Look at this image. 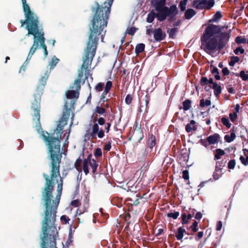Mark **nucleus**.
Returning a JSON list of instances; mask_svg holds the SVG:
<instances>
[{
    "mask_svg": "<svg viewBox=\"0 0 248 248\" xmlns=\"http://www.w3.org/2000/svg\"><path fill=\"white\" fill-rule=\"evenodd\" d=\"M188 0H182L179 3V7L181 12H183L186 9V5Z\"/></svg>",
    "mask_w": 248,
    "mask_h": 248,
    "instance_id": "40",
    "label": "nucleus"
},
{
    "mask_svg": "<svg viewBox=\"0 0 248 248\" xmlns=\"http://www.w3.org/2000/svg\"><path fill=\"white\" fill-rule=\"evenodd\" d=\"M244 153L246 157L241 156L240 159L242 163L246 166L248 165V150L245 149Z\"/></svg>",
    "mask_w": 248,
    "mask_h": 248,
    "instance_id": "30",
    "label": "nucleus"
},
{
    "mask_svg": "<svg viewBox=\"0 0 248 248\" xmlns=\"http://www.w3.org/2000/svg\"><path fill=\"white\" fill-rule=\"evenodd\" d=\"M214 61H211V64L210 65V71L213 74V76L217 79V67L213 65Z\"/></svg>",
    "mask_w": 248,
    "mask_h": 248,
    "instance_id": "39",
    "label": "nucleus"
},
{
    "mask_svg": "<svg viewBox=\"0 0 248 248\" xmlns=\"http://www.w3.org/2000/svg\"><path fill=\"white\" fill-rule=\"evenodd\" d=\"M101 37L102 41H103V35L95 32L89 31V35L87 42L86 46L84 50V53L82 55V64L81 68L78 70V77L75 80L74 84L70 87L71 89H75L80 90L81 89L80 83L82 81L81 78L83 76V71L85 70V78L82 81V84L90 76L93 79L91 72V66L93 59L95 55L97 47L98 42L100 37Z\"/></svg>",
    "mask_w": 248,
    "mask_h": 248,
    "instance_id": "3",
    "label": "nucleus"
},
{
    "mask_svg": "<svg viewBox=\"0 0 248 248\" xmlns=\"http://www.w3.org/2000/svg\"><path fill=\"white\" fill-rule=\"evenodd\" d=\"M82 162V159L79 157L76 161L74 164L75 168L78 171H81V163Z\"/></svg>",
    "mask_w": 248,
    "mask_h": 248,
    "instance_id": "37",
    "label": "nucleus"
},
{
    "mask_svg": "<svg viewBox=\"0 0 248 248\" xmlns=\"http://www.w3.org/2000/svg\"><path fill=\"white\" fill-rule=\"evenodd\" d=\"M59 61L60 60L59 59H58L55 56H54L52 58L51 61L49 63L50 66V69H53L56 66Z\"/></svg>",
    "mask_w": 248,
    "mask_h": 248,
    "instance_id": "33",
    "label": "nucleus"
},
{
    "mask_svg": "<svg viewBox=\"0 0 248 248\" xmlns=\"http://www.w3.org/2000/svg\"><path fill=\"white\" fill-rule=\"evenodd\" d=\"M111 140H109L107 143L104 145L103 147V149L104 150L106 151H110L111 147Z\"/></svg>",
    "mask_w": 248,
    "mask_h": 248,
    "instance_id": "50",
    "label": "nucleus"
},
{
    "mask_svg": "<svg viewBox=\"0 0 248 248\" xmlns=\"http://www.w3.org/2000/svg\"><path fill=\"white\" fill-rule=\"evenodd\" d=\"M114 0H106L101 5L95 1L94 6L91 7L93 13L91 21L89 31L102 34L104 28L107 27Z\"/></svg>",
    "mask_w": 248,
    "mask_h": 248,
    "instance_id": "4",
    "label": "nucleus"
},
{
    "mask_svg": "<svg viewBox=\"0 0 248 248\" xmlns=\"http://www.w3.org/2000/svg\"><path fill=\"white\" fill-rule=\"evenodd\" d=\"M71 108H68L67 102L64 104V111L60 120L58 121L56 128L50 135L47 132L43 131L42 136L47 146L48 157L50 160V176L43 173L46 180L44 187L42 189V193L53 197L55 183L54 179L60 177V168L62 158V151L61 150V140L64 126L67 124L70 117Z\"/></svg>",
    "mask_w": 248,
    "mask_h": 248,
    "instance_id": "1",
    "label": "nucleus"
},
{
    "mask_svg": "<svg viewBox=\"0 0 248 248\" xmlns=\"http://www.w3.org/2000/svg\"><path fill=\"white\" fill-rule=\"evenodd\" d=\"M211 105V101L209 99H206L202 98L201 99L200 102V106L201 108H204L205 107H208Z\"/></svg>",
    "mask_w": 248,
    "mask_h": 248,
    "instance_id": "38",
    "label": "nucleus"
},
{
    "mask_svg": "<svg viewBox=\"0 0 248 248\" xmlns=\"http://www.w3.org/2000/svg\"><path fill=\"white\" fill-rule=\"evenodd\" d=\"M38 35L39 43L44 50L45 58H46L48 55L46 46L45 44V38L44 37V33L42 30H40V31L37 34Z\"/></svg>",
    "mask_w": 248,
    "mask_h": 248,
    "instance_id": "16",
    "label": "nucleus"
},
{
    "mask_svg": "<svg viewBox=\"0 0 248 248\" xmlns=\"http://www.w3.org/2000/svg\"><path fill=\"white\" fill-rule=\"evenodd\" d=\"M191 101L189 99H186L183 102V108L184 110H188L191 108Z\"/></svg>",
    "mask_w": 248,
    "mask_h": 248,
    "instance_id": "36",
    "label": "nucleus"
},
{
    "mask_svg": "<svg viewBox=\"0 0 248 248\" xmlns=\"http://www.w3.org/2000/svg\"><path fill=\"white\" fill-rule=\"evenodd\" d=\"M86 212V208L83 207L81 208H78L76 212V216H79Z\"/></svg>",
    "mask_w": 248,
    "mask_h": 248,
    "instance_id": "53",
    "label": "nucleus"
},
{
    "mask_svg": "<svg viewBox=\"0 0 248 248\" xmlns=\"http://www.w3.org/2000/svg\"><path fill=\"white\" fill-rule=\"evenodd\" d=\"M133 95L130 94L126 95L125 98V102L127 105H130L133 100Z\"/></svg>",
    "mask_w": 248,
    "mask_h": 248,
    "instance_id": "46",
    "label": "nucleus"
},
{
    "mask_svg": "<svg viewBox=\"0 0 248 248\" xmlns=\"http://www.w3.org/2000/svg\"><path fill=\"white\" fill-rule=\"evenodd\" d=\"M34 40L33 45L30 48L29 54L27 57L25 62L29 63L31 58L32 56L35 52L36 50L39 47V38L38 35H33Z\"/></svg>",
    "mask_w": 248,
    "mask_h": 248,
    "instance_id": "14",
    "label": "nucleus"
},
{
    "mask_svg": "<svg viewBox=\"0 0 248 248\" xmlns=\"http://www.w3.org/2000/svg\"><path fill=\"white\" fill-rule=\"evenodd\" d=\"M201 47L211 54L217 48V26L209 23L201 38Z\"/></svg>",
    "mask_w": 248,
    "mask_h": 248,
    "instance_id": "6",
    "label": "nucleus"
},
{
    "mask_svg": "<svg viewBox=\"0 0 248 248\" xmlns=\"http://www.w3.org/2000/svg\"><path fill=\"white\" fill-rule=\"evenodd\" d=\"M182 177L185 180H188L189 179V172L187 170H184L183 171Z\"/></svg>",
    "mask_w": 248,
    "mask_h": 248,
    "instance_id": "60",
    "label": "nucleus"
},
{
    "mask_svg": "<svg viewBox=\"0 0 248 248\" xmlns=\"http://www.w3.org/2000/svg\"><path fill=\"white\" fill-rule=\"evenodd\" d=\"M202 86H205L206 91H209L212 88L214 89V94L217 97V83L214 81L213 78L210 75L209 78L206 77H202L200 80Z\"/></svg>",
    "mask_w": 248,
    "mask_h": 248,
    "instance_id": "12",
    "label": "nucleus"
},
{
    "mask_svg": "<svg viewBox=\"0 0 248 248\" xmlns=\"http://www.w3.org/2000/svg\"><path fill=\"white\" fill-rule=\"evenodd\" d=\"M188 229L191 231L190 233H192V234H193V233L197 232L199 229L198 222L195 220L193 222L192 225L189 227Z\"/></svg>",
    "mask_w": 248,
    "mask_h": 248,
    "instance_id": "31",
    "label": "nucleus"
},
{
    "mask_svg": "<svg viewBox=\"0 0 248 248\" xmlns=\"http://www.w3.org/2000/svg\"><path fill=\"white\" fill-rule=\"evenodd\" d=\"M214 4V0H194L192 6L197 9H209Z\"/></svg>",
    "mask_w": 248,
    "mask_h": 248,
    "instance_id": "13",
    "label": "nucleus"
},
{
    "mask_svg": "<svg viewBox=\"0 0 248 248\" xmlns=\"http://www.w3.org/2000/svg\"><path fill=\"white\" fill-rule=\"evenodd\" d=\"M195 212L196 210L195 209L189 208V211H188V214L186 215V217H188V219H191L194 216Z\"/></svg>",
    "mask_w": 248,
    "mask_h": 248,
    "instance_id": "45",
    "label": "nucleus"
},
{
    "mask_svg": "<svg viewBox=\"0 0 248 248\" xmlns=\"http://www.w3.org/2000/svg\"><path fill=\"white\" fill-rule=\"evenodd\" d=\"M177 31L178 29L177 28L169 29L167 30V33L169 34V37L172 39L174 38Z\"/></svg>",
    "mask_w": 248,
    "mask_h": 248,
    "instance_id": "32",
    "label": "nucleus"
},
{
    "mask_svg": "<svg viewBox=\"0 0 248 248\" xmlns=\"http://www.w3.org/2000/svg\"><path fill=\"white\" fill-rule=\"evenodd\" d=\"M43 94V89L37 87L36 92L34 93L33 99L31 101V115L33 121L36 120V124H40V102L41 96Z\"/></svg>",
    "mask_w": 248,
    "mask_h": 248,
    "instance_id": "7",
    "label": "nucleus"
},
{
    "mask_svg": "<svg viewBox=\"0 0 248 248\" xmlns=\"http://www.w3.org/2000/svg\"><path fill=\"white\" fill-rule=\"evenodd\" d=\"M151 5L155 8L156 11L159 12L166 5V0H151Z\"/></svg>",
    "mask_w": 248,
    "mask_h": 248,
    "instance_id": "18",
    "label": "nucleus"
},
{
    "mask_svg": "<svg viewBox=\"0 0 248 248\" xmlns=\"http://www.w3.org/2000/svg\"><path fill=\"white\" fill-rule=\"evenodd\" d=\"M203 236V232L202 231L199 232L196 235L195 239L197 241L200 240Z\"/></svg>",
    "mask_w": 248,
    "mask_h": 248,
    "instance_id": "59",
    "label": "nucleus"
},
{
    "mask_svg": "<svg viewBox=\"0 0 248 248\" xmlns=\"http://www.w3.org/2000/svg\"><path fill=\"white\" fill-rule=\"evenodd\" d=\"M21 1L26 20H20L21 26L23 27L26 25V28L28 30L27 36L37 35L40 31L39 27L38 17L31 11L29 5L27 3L26 0H21Z\"/></svg>",
    "mask_w": 248,
    "mask_h": 248,
    "instance_id": "5",
    "label": "nucleus"
},
{
    "mask_svg": "<svg viewBox=\"0 0 248 248\" xmlns=\"http://www.w3.org/2000/svg\"><path fill=\"white\" fill-rule=\"evenodd\" d=\"M133 137L136 140H137L138 142H140L143 139L144 137L143 130L140 126L139 127L138 125H136L134 129Z\"/></svg>",
    "mask_w": 248,
    "mask_h": 248,
    "instance_id": "19",
    "label": "nucleus"
},
{
    "mask_svg": "<svg viewBox=\"0 0 248 248\" xmlns=\"http://www.w3.org/2000/svg\"><path fill=\"white\" fill-rule=\"evenodd\" d=\"M47 78H48V76H46V77H43L40 79V82L41 83L42 85L43 86H45V85H46V80H47Z\"/></svg>",
    "mask_w": 248,
    "mask_h": 248,
    "instance_id": "62",
    "label": "nucleus"
},
{
    "mask_svg": "<svg viewBox=\"0 0 248 248\" xmlns=\"http://www.w3.org/2000/svg\"><path fill=\"white\" fill-rule=\"evenodd\" d=\"M89 166L92 169L93 174H95L98 167V162L94 159L92 158V155L89 154L87 157L85 158L83 161V170L86 175L89 173Z\"/></svg>",
    "mask_w": 248,
    "mask_h": 248,
    "instance_id": "9",
    "label": "nucleus"
},
{
    "mask_svg": "<svg viewBox=\"0 0 248 248\" xmlns=\"http://www.w3.org/2000/svg\"><path fill=\"white\" fill-rule=\"evenodd\" d=\"M235 41L237 44L246 43L247 39L241 36H238L235 39Z\"/></svg>",
    "mask_w": 248,
    "mask_h": 248,
    "instance_id": "48",
    "label": "nucleus"
},
{
    "mask_svg": "<svg viewBox=\"0 0 248 248\" xmlns=\"http://www.w3.org/2000/svg\"><path fill=\"white\" fill-rule=\"evenodd\" d=\"M147 144L150 149H152L156 145V138L153 133L148 134Z\"/></svg>",
    "mask_w": 248,
    "mask_h": 248,
    "instance_id": "20",
    "label": "nucleus"
},
{
    "mask_svg": "<svg viewBox=\"0 0 248 248\" xmlns=\"http://www.w3.org/2000/svg\"><path fill=\"white\" fill-rule=\"evenodd\" d=\"M106 109L101 107L99 106H96L95 109V112L99 114H103L105 113H106Z\"/></svg>",
    "mask_w": 248,
    "mask_h": 248,
    "instance_id": "43",
    "label": "nucleus"
},
{
    "mask_svg": "<svg viewBox=\"0 0 248 248\" xmlns=\"http://www.w3.org/2000/svg\"><path fill=\"white\" fill-rule=\"evenodd\" d=\"M182 221L181 223L183 225H186L188 223V220L190 219H188V217H186V214L185 213H183L181 215Z\"/></svg>",
    "mask_w": 248,
    "mask_h": 248,
    "instance_id": "42",
    "label": "nucleus"
},
{
    "mask_svg": "<svg viewBox=\"0 0 248 248\" xmlns=\"http://www.w3.org/2000/svg\"><path fill=\"white\" fill-rule=\"evenodd\" d=\"M217 142V134H214L213 135L209 136L206 139H201L200 143L206 147L210 148L214 153V159H217V148L211 145Z\"/></svg>",
    "mask_w": 248,
    "mask_h": 248,
    "instance_id": "10",
    "label": "nucleus"
},
{
    "mask_svg": "<svg viewBox=\"0 0 248 248\" xmlns=\"http://www.w3.org/2000/svg\"><path fill=\"white\" fill-rule=\"evenodd\" d=\"M143 198V196H140V194H137L133 198H128L127 201H133V202H131V204L137 206L140 203V199H141Z\"/></svg>",
    "mask_w": 248,
    "mask_h": 248,
    "instance_id": "24",
    "label": "nucleus"
},
{
    "mask_svg": "<svg viewBox=\"0 0 248 248\" xmlns=\"http://www.w3.org/2000/svg\"><path fill=\"white\" fill-rule=\"evenodd\" d=\"M186 233L187 235L192 234V233L186 232V230L183 227H180L178 228L177 232L175 233V237L178 240L182 239L184 236V234Z\"/></svg>",
    "mask_w": 248,
    "mask_h": 248,
    "instance_id": "21",
    "label": "nucleus"
},
{
    "mask_svg": "<svg viewBox=\"0 0 248 248\" xmlns=\"http://www.w3.org/2000/svg\"><path fill=\"white\" fill-rule=\"evenodd\" d=\"M63 187V178L60 177L57 186V193L55 200L53 197L42 193L44 202V217L42 222L41 248H57L56 237L58 234L55 225L56 213L60 203Z\"/></svg>",
    "mask_w": 248,
    "mask_h": 248,
    "instance_id": "2",
    "label": "nucleus"
},
{
    "mask_svg": "<svg viewBox=\"0 0 248 248\" xmlns=\"http://www.w3.org/2000/svg\"><path fill=\"white\" fill-rule=\"evenodd\" d=\"M102 155V152L100 148H97L95 149L94 153V155L96 158L101 157Z\"/></svg>",
    "mask_w": 248,
    "mask_h": 248,
    "instance_id": "49",
    "label": "nucleus"
},
{
    "mask_svg": "<svg viewBox=\"0 0 248 248\" xmlns=\"http://www.w3.org/2000/svg\"><path fill=\"white\" fill-rule=\"evenodd\" d=\"M95 121L97 122V123H94L93 124L89 136L92 139H96V136L100 139L103 138L105 136V132L102 128L99 129V125H103L106 121L104 118L99 117L96 119Z\"/></svg>",
    "mask_w": 248,
    "mask_h": 248,
    "instance_id": "8",
    "label": "nucleus"
},
{
    "mask_svg": "<svg viewBox=\"0 0 248 248\" xmlns=\"http://www.w3.org/2000/svg\"><path fill=\"white\" fill-rule=\"evenodd\" d=\"M137 31V28L132 27L127 30V33L130 35H133Z\"/></svg>",
    "mask_w": 248,
    "mask_h": 248,
    "instance_id": "52",
    "label": "nucleus"
},
{
    "mask_svg": "<svg viewBox=\"0 0 248 248\" xmlns=\"http://www.w3.org/2000/svg\"><path fill=\"white\" fill-rule=\"evenodd\" d=\"M131 217V215L129 213H126L124 217V219L125 221L127 222V223H130V218Z\"/></svg>",
    "mask_w": 248,
    "mask_h": 248,
    "instance_id": "64",
    "label": "nucleus"
},
{
    "mask_svg": "<svg viewBox=\"0 0 248 248\" xmlns=\"http://www.w3.org/2000/svg\"><path fill=\"white\" fill-rule=\"evenodd\" d=\"M104 86V83L99 82L97 85H95L94 87V89L98 92H100L103 90Z\"/></svg>",
    "mask_w": 248,
    "mask_h": 248,
    "instance_id": "44",
    "label": "nucleus"
},
{
    "mask_svg": "<svg viewBox=\"0 0 248 248\" xmlns=\"http://www.w3.org/2000/svg\"><path fill=\"white\" fill-rule=\"evenodd\" d=\"M159 226L158 225L156 228V234H155L156 236H158V235L161 234L163 232V229L162 228H159Z\"/></svg>",
    "mask_w": 248,
    "mask_h": 248,
    "instance_id": "63",
    "label": "nucleus"
},
{
    "mask_svg": "<svg viewBox=\"0 0 248 248\" xmlns=\"http://www.w3.org/2000/svg\"><path fill=\"white\" fill-rule=\"evenodd\" d=\"M196 14V12L192 9H188L185 13V17L186 19H191Z\"/></svg>",
    "mask_w": 248,
    "mask_h": 248,
    "instance_id": "26",
    "label": "nucleus"
},
{
    "mask_svg": "<svg viewBox=\"0 0 248 248\" xmlns=\"http://www.w3.org/2000/svg\"><path fill=\"white\" fill-rule=\"evenodd\" d=\"M156 14V18L159 22L164 21L168 17L166 14H164L162 12H157Z\"/></svg>",
    "mask_w": 248,
    "mask_h": 248,
    "instance_id": "34",
    "label": "nucleus"
},
{
    "mask_svg": "<svg viewBox=\"0 0 248 248\" xmlns=\"http://www.w3.org/2000/svg\"><path fill=\"white\" fill-rule=\"evenodd\" d=\"M179 212L174 211V212L168 213L167 216L170 218H172L173 219H176L179 216Z\"/></svg>",
    "mask_w": 248,
    "mask_h": 248,
    "instance_id": "41",
    "label": "nucleus"
},
{
    "mask_svg": "<svg viewBox=\"0 0 248 248\" xmlns=\"http://www.w3.org/2000/svg\"><path fill=\"white\" fill-rule=\"evenodd\" d=\"M229 32L230 30L226 26L218 30V48L225 46L229 39Z\"/></svg>",
    "mask_w": 248,
    "mask_h": 248,
    "instance_id": "11",
    "label": "nucleus"
},
{
    "mask_svg": "<svg viewBox=\"0 0 248 248\" xmlns=\"http://www.w3.org/2000/svg\"><path fill=\"white\" fill-rule=\"evenodd\" d=\"M160 12H162L166 14L167 16L171 15H177L178 14V10L176 5L173 4L170 7H168L165 5L161 9Z\"/></svg>",
    "mask_w": 248,
    "mask_h": 248,
    "instance_id": "15",
    "label": "nucleus"
},
{
    "mask_svg": "<svg viewBox=\"0 0 248 248\" xmlns=\"http://www.w3.org/2000/svg\"><path fill=\"white\" fill-rule=\"evenodd\" d=\"M145 49V45L143 43H140L136 45L135 47V53L137 55L142 52Z\"/></svg>",
    "mask_w": 248,
    "mask_h": 248,
    "instance_id": "29",
    "label": "nucleus"
},
{
    "mask_svg": "<svg viewBox=\"0 0 248 248\" xmlns=\"http://www.w3.org/2000/svg\"><path fill=\"white\" fill-rule=\"evenodd\" d=\"M112 86V82L111 81H108L105 87V89L104 92H103L102 95H106L110 91L111 87Z\"/></svg>",
    "mask_w": 248,
    "mask_h": 248,
    "instance_id": "28",
    "label": "nucleus"
},
{
    "mask_svg": "<svg viewBox=\"0 0 248 248\" xmlns=\"http://www.w3.org/2000/svg\"><path fill=\"white\" fill-rule=\"evenodd\" d=\"M235 166V162L234 160H231L229 162L228 168L230 169H233Z\"/></svg>",
    "mask_w": 248,
    "mask_h": 248,
    "instance_id": "57",
    "label": "nucleus"
},
{
    "mask_svg": "<svg viewBox=\"0 0 248 248\" xmlns=\"http://www.w3.org/2000/svg\"><path fill=\"white\" fill-rule=\"evenodd\" d=\"M150 100V97L148 94H146L145 96V105L140 106V112H144V113H148V104Z\"/></svg>",
    "mask_w": 248,
    "mask_h": 248,
    "instance_id": "22",
    "label": "nucleus"
},
{
    "mask_svg": "<svg viewBox=\"0 0 248 248\" xmlns=\"http://www.w3.org/2000/svg\"><path fill=\"white\" fill-rule=\"evenodd\" d=\"M235 134L234 132H231L230 135H225L224 139L227 142H231L235 139Z\"/></svg>",
    "mask_w": 248,
    "mask_h": 248,
    "instance_id": "35",
    "label": "nucleus"
},
{
    "mask_svg": "<svg viewBox=\"0 0 248 248\" xmlns=\"http://www.w3.org/2000/svg\"><path fill=\"white\" fill-rule=\"evenodd\" d=\"M61 220L62 221L64 222V223L67 224L69 223V221L70 220V219L66 215H62L61 217Z\"/></svg>",
    "mask_w": 248,
    "mask_h": 248,
    "instance_id": "55",
    "label": "nucleus"
},
{
    "mask_svg": "<svg viewBox=\"0 0 248 248\" xmlns=\"http://www.w3.org/2000/svg\"><path fill=\"white\" fill-rule=\"evenodd\" d=\"M244 49L241 47H237L234 51V52L235 54L237 55L239 53L240 54H243L244 53Z\"/></svg>",
    "mask_w": 248,
    "mask_h": 248,
    "instance_id": "54",
    "label": "nucleus"
},
{
    "mask_svg": "<svg viewBox=\"0 0 248 248\" xmlns=\"http://www.w3.org/2000/svg\"><path fill=\"white\" fill-rule=\"evenodd\" d=\"M221 122L227 128H230L231 127V124L230 123L229 120L227 118L223 117L221 119Z\"/></svg>",
    "mask_w": 248,
    "mask_h": 248,
    "instance_id": "47",
    "label": "nucleus"
},
{
    "mask_svg": "<svg viewBox=\"0 0 248 248\" xmlns=\"http://www.w3.org/2000/svg\"><path fill=\"white\" fill-rule=\"evenodd\" d=\"M237 116V114H236V112H233V113H230L229 114L230 118L232 122H234Z\"/></svg>",
    "mask_w": 248,
    "mask_h": 248,
    "instance_id": "61",
    "label": "nucleus"
},
{
    "mask_svg": "<svg viewBox=\"0 0 248 248\" xmlns=\"http://www.w3.org/2000/svg\"><path fill=\"white\" fill-rule=\"evenodd\" d=\"M80 202L78 200H75L71 202V205L74 207H78L80 204Z\"/></svg>",
    "mask_w": 248,
    "mask_h": 248,
    "instance_id": "58",
    "label": "nucleus"
},
{
    "mask_svg": "<svg viewBox=\"0 0 248 248\" xmlns=\"http://www.w3.org/2000/svg\"><path fill=\"white\" fill-rule=\"evenodd\" d=\"M155 17H156V14L153 10H152L147 15L146 18L147 22L149 23H152Z\"/></svg>",
    "mask_w": 248,
    "mask_h": 248,
    "instance_id": "27",
    "label": "nucleus"
},
{
    "mask_svg": "<svg viewBox=\"0 0 248 248\" xmlns=\"http://www.w3.org/2000/svg\"><path fill=\"white\" fill-rule=\"evenodd\" d=\"M240 77L244 80L248 79V75L244 71H242L240 72Z\"/></svg>",
    "mask_w": 248,
    "mask_h": 248,
    "instance_id": "56",
    "label": "nucleus"
},
{
    "mask_svg": "<svg viewBox=\"0 0 248 248\" xmlns=\"http://www.w3.org/2000/svg\"><path fill=\"white\" fill-rule=\"evenodd\" d=\"M154 37L155 41L160 42L165 39L166 34L160 28L155 29L153 31Z\"/></svg>",
    "mask_w": 248,
    "mask_h": 248,
    "instance_id": "17",
    "label": "nucleus"
},
{
    "mask_svg": "<svg viewBox=\"0 0 248 248\" xmlns=\"http://www.w3.org/2000/svg\"><path fill=\"white\" fill-rule=\"evenodd\" d=\"M197 126L196 125V122L194 120H192L190 121L189 124H187L186 126V131L189 133L192 131H195L197 130Z\"/></svg>",
    "mask_w": 248,
    "mask_h": 248,
    "instance_id": "23",
    "label": "nucleus"
},
{
    "mask_svg": "<svg viewBox=\"0 0 248 248\" xmlns=\"http://www.w3.org/2000/svg\"><path fill=\"white\" fill-rule=\"evenodd\" d=\"M79 90H76V91H67L66 93L67 98L70 99H72L74 98H78L79 96Z\"/></svg>",
    "mask_w": 248,
    "mask_h": 248,
    "instance_id": "25",
    "label": "nucleus"
},
{
    "mask_svg": "<svg viewBox=\"0 0 248 248\" xmlns=\"http://www.w3.org/2000/svg\"><path fill=\"white\" fill-rule=\"evenodd\" d=\"M239 58L238 57H233L232 58L231 62H229V64L231 66H233L236 62H238Z\"/></svg>",
    "mask_w": 248,
    "mask_h": 248,
    "instance_id": "51",
    "label": "nucleus"
}]
</instances>
